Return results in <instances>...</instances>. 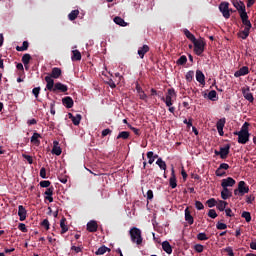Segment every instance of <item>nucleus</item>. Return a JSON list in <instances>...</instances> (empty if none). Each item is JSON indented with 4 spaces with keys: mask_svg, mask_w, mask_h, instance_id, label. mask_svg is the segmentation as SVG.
Wrapping results in <instances>:
<instances>
[{
    "mask_svg": "<svg viewBox=\"0 0 256 256\" xmlns=\"http://www.w3.org/2000/svg\"><path fill=\"white\" fill-rule=\"evenodd\" d=\"M225 175H226V172H225V171H222L221 168H218V169L216 170V176H217V177H225Z\"/></svg>",
    "mask_w": 256,
    "mask_h": 256,
    "instance_id": "nucleus-60",
    "label": "nucleus"
},
{
    "mask_svg": "<svg viewBox=\"0 0 256 256\" xmlns=\"http://www.w3.org/2000/svg\"><path fill=\"white\" fill-rule=\"evenodd\" d=\"M146 195H147V200L152 201V199H153V190H148Z\"/></svg>",
    "mask_w": 256,
    "mask_h": 256,
    "instance_id": "nucleus-63",
    "label": "nucleus"
},
{
    "mask_svg": "<svg viewBox=\"0 0 256 256\" xmlns=\"http://www.w3.org/2000/svg\"><path fill=\"white\" fill-rule=\"evenodd\" d=\"M79 17V10H72L71 13L68 14L69 21H75Z\"/></svg>",
    "mask_w": 256,
    "mask_h": 256,
    "instance_id": "nucleus-36",
    "label": "nucleus"
},
{
    "mask_svg": "<svg viewBox=\"0 0 256 256\" xmlns=\"http://www.w3.org/2000/svg\"><path fill=\"white\" fill-rule=\"evenodd\" d=\"M65 223H67V218L62 217V219L60 220L61 235H65V233L69 231V227Z\"/></svg>",
    "mask_w": 256,
    "mask_h": 256,
    "instance_id": "nucleus-24",
    "label": "nucleus"
},
{
    "mask_svg": "<svg viewBox=\"0 0 256 256\" xmlns=\"http://www.w3.org/2000/svg\"><path fill=\"white\" fill-rule=\"evenodd\" d=\"M194 249H195L196 253H203L204 247H203V245H201V244H196V245L194 246Z\"/></svg>",
    "mask_w": 256,
    "mask_h": 256,
    "instance_id": "nucleus-57",
    "label": "nucleus"
},
{
    "mask_svg": "<svg viewBox=\"0 0 256 256\" xmlns=\"http://www.w3.org/2000/svg\"><path fill=\"white\" fill-rule=\"evenodd\" d=\"M69 119H71L73 125L77 126L81 123V119H83V116L81 114H76V116H73L72 113H68Z\"/></svg>",
    "mask_w": 256,
    "mask_h": 256,
    "instance_id": "nucleus-15",
    "label": "nucleus"
},
{
    "mask_svg": "<svg viewBox=\"0 0 256 256\" xmlns=\"http://www.w3.org/2000/svg\"><path fill=\"white\" fill-rule=\"evenodd\" d=\"M223 190L221 191V198L226 201V199H229V197H233V192L230 191L229 188H222Z\"/></svg>",
    "mask_w": 256,
    "mask_h": 256,
    "instance_id": "nucleus-26",
    "label": "nucleus"
},
{
    "mask_svg": "<svg viewBox=\"0 0 256 256\" xmlns=\"http://www.w3.org/2000/svg\"><path fill=\"white\" fill-rule=\"evenodd\" d=\"M41 225L42 227H44L46 229V231H49V220L48 219H44L42 222H41Z\"/></svg>",
    "mask_w": 256,
    "mask_h": 256,
    "instance_id": "nucleus-58",
    "label": "nucleus"
},
{
    "mask_svg": "<svg viewBox=\"0 0 256 256\" xmlns=\"http://www.w3.org/2000/svg\"><path fill=\"white\" fill-rule=\"evenodd\" d=\"M223 251L229 256H235V253L233 252V248L231 246L224 248Z\"/></svg>",
    "mask_w": 256,
    "mask_h": 256,
    "instance_id": "nucleus-48",
    "label": "nucleus"
},
{
    "mask_svg": "<svg viewBox=\"0 0 256 256\" xmlns=\"http://www.w3.org/2000/svg\"><path fill=\"white\" fill-rule=\"evenodd\" d=\"M195 207H196V209H198V211H202V209H205V206L203 205V203L201 201H196Z\"/></svg>",
    "mask_w": 256,
    "mask_h": 256,
    "instance_id": "nucleus-55",
    "label": "nucleus"
},
{
    "mask_svg": "<svg viewBox=\"0 0 256 256\" xmlns=\"http://www.w3.org/2000/svg\"><path fill=\"white\" fill-rule=\"evenodd\" d=\"M226 217H235V214H233V210L231 208L225 209Z\"/></svg>",
    "mask_w": 256,
    "mask_h": 256,
    "instance_id": "nucleus-61",
    "label": "nucleus"
},
{
    "mask_svg": "<svg viewBox=\"0 0 256 256\" xmlns=\"http://www.w3.org/2000/svg\"><path fill=\"white\" fill-rule=\"evenodd\" d=\"M234 135L238 136V143L240 145H246V143L249 141V137H250L251 134H247L245 132L235 131Z\"/></svg>",
    "mask_w": 256,
    "mask_h": 256,
    "instance_id": "nucleus-10",
    "label": "nucleus"
},
{
    "mask_svg": "<svg viewBox=\"0 0 256 256\" xmlns=\"http://www.w3.org/2000/svg\"><path fill=\"white\" fill-rule=\"evenodd\" d=\"M147 158L149 165H153L155 163V158H153V151L147 152Z\"/></svg>",
    "mask_w": 256,
    "mask_h": 256,
    "instance_id": "nucleus-47",
    "label": "nucleus"
},
{
    "mask_svg": "<svg viewBox=\"0 0 256 256\" xmlns=\"http://www.w3.org/2000/svg\"><path fill=\"white\" fill-rule=\"evenodd\" d=\"M18 216L20 221H25V219H27V210L23 205L18 206Z\"/></svg>",
    "mask_w": 256,
    "mask_h": 256,
    "instance_id": "nucleus-18",
    "label": "nucleus"
},
{
    "mask_svg": "<svg viewBox=\"0 0 256 256\" xmlns=\"http://www.w3.org/2000/svg\"><path fill=\"white\" fill-rule=\"evenodd\" d=\"M27 49H29V42L28 41H24L22 46H17L16 47V51H27Z\"/></svg>",
    "mask_w": 256,
    "mask_h": 256,
    "instance_id": "nucleus-41",
    "label": "nucleus"
},
{
    "mask_svg": "<svg viewBox=\"0 0 256 256\" xmlns=\"http://www.w3.org/2000/svg\"><path fill=\"white\" fill-rule=\"evenodd\" d=\"M209 101H218L219 97L217 96V91L211 90L207 95Z\"/></svg>",
    "mask_w": 256,
    "mask_h": 256,
    "instance_id": "nucleus-32",
    "label": "nucleus"
},
{
    "mask_svg": "<svg viewBox=\"0 0 256 256\" xmlns=\"http://www.w3.org/2000/svg\"><path fill=\"white\" fill-rule=\"evenodd\" d=\"M63 153V150H61V147L59 146V141H54L53 142V148H52V154L53 155H61Z\"/></svg>",
    "mask_w": 256,
    "mask_h": 256,
    "instance_id": "nucleus-22",
    "label": "nucleus"
},
{
    "mask_svg": "<svg viewBox=\"0 0 256 256\" xmlns=\"http://www.w3.org/2000/svg\"><path fill=\"white\" fill-rule=\"evenodd\" d=\"M208 217H210L211 219H217V212L215 211V209L209 210Z\"/></svg>",
    "mask_w": 256,
    "mask_h": 256,
    "instance_id": "nucleus-52",
    "label": "nucleus"
},
{
    "mask_svg": "<svg viewBox=\"0 0 256 256\" xmlns=\"http://www.w3.org/2000/svg\"><path fill=\"white\" fill-rule=\"evenodd\" d=\"M62 105H64V107H66V109H72L74 102H73V98H71V96H66L62 99Z\"/></svg>",
    "mask_w": 256,
    "mask_h": 256,
    "instance_id": "nucleus-14",
    "label": "nucleus"
},
{
    "mask_svg": "<svg viewBox=\"0 0 256 256\" xmlns=\"http://www.w3.org/2000/svg\"><path fill=\"white\" fill-rule=\"evenodd\" d=\"M194 77H195V71H193V70L188 71V72L186 73V76H185L186 81H187L188 83H191V81H193V78H194Z\"/></svg>",
    "mask_w": 256,
    "mask_h": 256,
    "instance_id": "nucleus-39",
    "label": "nucleus"
},
{
    "mask_svg": "<svg viewBox=\"0 0 256 256\" xmlns=\"http://www.w3.org/2000/svg\"><path fill=\"white\" fill-rule=\"evenodd\" d=\"M239 132L249 134V122H245Z\"/></svg>",
    "mask_w": 256,
    "mask_h": 256,
    "instance_id": "nucleus-44",
    "label": "nucleus"
},
{
    "mask_svg": "<svg viewBox=\"0 0 256 256\" xmlns=\"http://www.w3.org/2000/svg\"><path fill=\"white\" fill-rule=\"evenodd\" d=\"M130 239L136 245H141L143 243V236L141 235V229L137 227H132L129 230Z\"/></svg>",
    "mask_w": 256,
    "mask_h": 256,
    "instance_id": "nucleus-3",
    "label": "nucleus"
},
{
    "mask_svg": "<svg viewBox=\"0 0 256 256\" xmlns=\"http://www.w3.org/2000/svg\"><path fill=\"white\" fill-rule=\"evenodd\" d=\"M39 139H41V134L34 132L30 141H31V143H33L34 145L39 147V145H41V140H39Z\"/></svg>",
    "mask_w": 256,
    "mask_h": 256,
    "instance_id": "nucleus-21",
    "label": "nucleus"
},
{
    "mask_svg": "<svg viewBox=\"0 0 256 256\" xmlns=\"http://www.w3.org/2000/svg\"><path fill=\"white\" fill-rule=\"evenodd\" d=\"M241 217L243 219H245L246 223H251V213L250 212H247V211L242 212Z\"/></svg>",
    "mask_w": 256,
    "mask_h": 256,
    "instance_id": "nucleus-42",
    "label": "nucleus"
},
{
    "mask_svg": "<svg viewBox=\"0 0 256 256\" xmlns=\"http://www.w3.org/2000/svg\"><path fill=\"white\" fill-rule=\"evenodd\" d=\"M131 133L127 132V131H122L118 134V136L116 137V139H124L127 140L129 139Z\"/></svg>",
    "mask_w": 256,
    "mask_h": 256,
    "instance_id": "nucleus-38",
    "label": "nucleus"
},
{
    "mask_svg": "<svg viewBox=\"0 0 256 256\" xmlns=\"http://www.w3.org/2000/svg\"><path fill=\"white\" fill-rule=\"evenodd\" d=\"M40 177H41L42 179H47V170L45 169V167H42V168L40 169Z\"/></svg>",
    "mask_w": 256,
    "mask_h": 256,
    "instance_id": "nucleus-56",
    "label": "nucleus"
},
{
    "mask_svg": "<svg viewBox=\"0 0 256 256\" xmlns=\"http://www.w3.org/2000/svg\"><path fill=\"white\" fill-rule=\"evenodd\" d=\"M129 129H130L131 131H133V133H134L135 135H137L138 137H139V135H141V130H140L139 128H135V127L129 125Z\"/></svg>",
    "mask_w": 256,
    "mask_h": 256,
    "instance_id": "nucleus-54",
    "label": "nucleus"
},
{
    "mask_svg": "<svg viewBox=\"0 0 256 256\" xmlns=\"http://www.w3.org/2000/svg\"><path fill=\"white\" fill-rule=\"evenodd\" d=\"M71 59L72 61H81V52L79 50H73Z\"/></svg>",
    "mask_w": 256,
    "mask_h": 256,
    "instance_id": "nucleus-35",
    "label": "nucleus"
},
{
    "mask_svg": "<svg viewBox=\"0 0 256 256\" xmlns=\"http://www.w3.org/2000/svg\"><path fill=\"white\" fill-rule=\"evenodd\" d=\"M97 229H98V225L95 220H92L87 223V231H89V233H95L97 232Z\"/></svg>",
    "mask_w": 256,
    "mask_h": 256,
    "instance_id": "nucleus-20",
    "label": "nucleus"
},
{
    "mask_svg": "<svg viewBox=\"0 0 256 256\" xmlns=\"http://www.w3.org/2000/svg\"><path fill=\"white\" fill-rule=\"evenodd\" d=\"M225 123H227V119H225V118L219 119L216 123V129H224Z\"/></svg>",
    "mask_w": 256,
    "mask_h": 256,
    "instance_id": "nucleus-37",
    "label": "nucleus"
},
{
    "mask_svg": "<svg viewBox=\"0 0 256 256\" xmlns=\"http://www.w3.org/2000/svg\"><path fill=\"white\" fill-rule=\"evenodd\" d=\"M219 11L222 13L224 19H229L231 17V13H229V2L220 3Z\"/></svg>",
    "mask_w": 256,
    "mask_h": 256,
    "instance_id": "nucleus-9",
    "label": "nucleus"
},
{
    "mask_svg": "<svg viewBox=\"0 0 256 256\" xmlns=\"http://www.w3.org/2000/svg\"><path fill=\"white\" fill-rule=\"evenodd\" d=\"M46 81L45 91H52V93H67L69 91V87L61 82L55 83V80L51 78H46Z\"/></svg>",
    "mask_w": 256,
    "mask_h": 256,
    "instance_id": "nucleus-1",
    "label": "nucleus"
},
{
    "mask_svg": "<svg viewBox=\"0 0 256 256\" xmlns=\"http://www.w3.org/2000/svg\"><path fill=\"white\" fill-rule=\"evenodd\" d=\"M30 61H31V54H24L23 56H22V63H23V65H24V67H25V69L27 70V69H29V63H30Z\"/></svg>",
    "mask_w": 256,
    "mask_h": 256,
    "instance_id": "nucleus-29",
    "label": "nucleus"
},
{
    "mask_svg": "<svg viewBox=\"0 0 256 256\" xmlns=\"http://www.w3.org/2000/svg\"><path fill=\"white\" fill-rule=\"evenodd\" d=\"M197 239L198 241H207L209 237H207V234L202 232L197 234Z\"/></svg>",
    "mask_w": 256,
    "mask_h": 256,
    "instance_id": "nucleus-46",
    "label": "nucleus"
},
{
    "mask_svg": "<svg viewBox=\"0 0 256 256\" xmlns=\"http://www.w3.org/2000/svg\"><path fill=\"white\" fill-rule=\"evenodd\" d=\"M227 205H229V203H227L226 201L220 200L217 204V210L218 211H225Z\"/></svg>",
    "mask_w": 256,
    "mask_h": 256,
    "instance_id": "nucleus-33",
    "label": "nucleus"
},
{
    "mask_svg": "<svg viewBox=\"0 0 256 256\" xmlns=\"http://www.w3.org/2000/svg\"><path fill=\"white\" fill-rule=\"evenodd\" d=\"M232 5L238 11L241 21L249 19V15L247 14V9L245 8V3L243 1L233 0Z\"/></svg>",
    "mask_w": 256,
    "mask_h": 256,
    "instance_id": "nucleus-2",
    "label": "nucleus"
},
{
    "mask_svg": "<svg viewBox=\"0 0 256 256\" xmlns=\"http://www.w3.org/2000/svg\"><path fill=\"white\" fill-rule=\"evenodd\" d=\"M216 228H217L219 231H223V230L227 229V224L222 223V222H218V223L216 224Z\"/></svg>",
    "mask_w": 256,
    "mask_h": 256,
    "instance_id": "nucleus-50",
    "label": "nucleus"
},
{
    "mask_svg": "<svg viewBox=\"0 0 256 256\" xmlns=\"http://www.w3.org/2000/svg\"><path fill=\"white\" fill-rule=\"evenodd\" d=\"M242 24L245 27H244V30L238 32V37L240 39H247V37H249V33H251V29L253 27V24H251V20H249V19L242 20Z\"/></svg>",
    "mask_w": 256,
    "mask_h": 256,
    "instance_id": "nucleus-4",
    "label": "nucleus"
},
{
    "mask_svg": "<svg viewBox=\"0 0 256 256\" xmlns=\"http://www.w3.org/2000/svg\"><path fill=\"white\" fill-rule=\"evenodd\" d=\"M162 249L168 255H171V253H173V247H171V244L169 243V241L162 242Z\"/></svg>",
    "mask_w": 256,
    "mask_h": 256,
    "instance_id": "nucleus-25",
    "label": "nucleus"
},
{
    "mask_svg": "<svg viewBox=\"0 0 256 256\" xmlns=\"http://www.w3.org/2000/svg\"><path fill=\"white\" fill-rule=\"evenodd\" d=\"M245 193H249V186L245 181H240L238 183V189L234 190V195H239L240 197H243Z\"/></svg>",
    "mask_w": 256,
    "mask_h": 256,
    "instance_id": "nucleus-6",
    "label": "nucleus"
},
{
    "mask_svg": "<svg viewBox=\"0 0 256 256\" xmlns=\"http://www.w3.org/2000/svg\"><path fill=\"white\" fill-rule=\"evenodd\" d=\"M206 205L211 209L217 205V200H215V198H210L206 201Z\"/></svg>",
    "mask_w": 256,
    "mask_h": 256,
    "instance_id": "nucleus-43",
    "label": "nucleus"
},
{
    "mask_svg": "<svg viewBox=\"0 0 256 256\" xmlns=\"http://www.w3.org/2000/svg\"><path fill=\"white\" fill-rule=\"evenodd\" d=\"M235 183H236L235 179H233L232 177H228V178L222 180L221 186H222V188L227 189V187H233V185H235Z\"/></svg>",
    "mask_w": 256,
    "mask_h": 256,
    "instance_id": "nucleus-13",
    "label": "nucleus"
},
{
    "mask_svg": "<svg viewBox=\"0 0 256 256\" xmlns=\"http://www.w3.org/2000/svg\"><path fill=\"white\" fill-rule=\"evenodd\" d=\"M53 191H55V188L51 186L44 192V195H46L45 199L49 201V203H53Z\"/></svg>",
    "mask_w": 256,
    "mask_h": 256,
    "instance_id": "nucleus-16",
    "label": "nucleus"
},
{
    "mask_svg": "<svg viewBox=\"0 0 256 256\" xmlns=\"http://www.w3.org/2000/svg\"><path fill=\"white\" fill-rule=\"evenodd\" d=\"M63 75V71L59 67L52 68V71L50 74H48L44 79L47 84V79H59Z\"/></svg>",
    "mask_w": 256,
    "mask_h": 256,
    "instance_id": "nucleus-8",
    "label": "nucleus"
},
{
    "mask_svg": "<svg viewBox=\"0 0 256 256\" xmlns=\"http://www.w3.org/2000/svg\"><path fill=\"white\" fill-rule=\"evenodd\" d=\"M50 113L51 115H55V102L50 104Z\"/></svg>",
    "mask_w": 256,
    "mask_h": 256,
    "instance_id": "nucleus-64",
    "label": "nucleus"
},
{
    "mask_svg": "<svg viewBox=\"0 0 256 256\" xmlns=\"http://www.w3.org/2000/svg\"><path fill=\"white\" fill-rule=\"evenodd\" d=\"M194 45V53H196L199 57L203 55V52L205 51V41L203 40H196L195 42H192Z\"/></svg>",
    "mask_w": 256,
    "mask_h": 256,
    "instance_id": "nucleus-7",
    "label": "nucleus"
},
{
    "mask_svg": "<svg viewBox=\"0 0 256 256\" xmlns=\"http://www.w3.org/2000/svg\"><path fill=\"white\" fill-rule=\"evenodd\" d=\"M177 65H185L187 63V56L182 55L177 61Z\"/></svg>",
    "mask_w": 256,
    "mask_h": 256,
    "instance_id": "nucleus-45",
    "label": "nucleus"
},
{
    "mask_svg": "<svg viewBox=\"0 0 256 256\" xmlns=\"http://www.w3.org/2000/svg\"><path fill=\"white\" fill-rule=\"evenodd\" d=\"M23 159H26V161L29 163V165H33V157L27 155V154H22Z\"/></svg>",
    "mask_w": 256,
    "mask_h": 256,
    "instance_id": "nucleus-53",
    "label": "nucleus"
},
{
    "mask_svg": "<svg viewBox=\"0 0 256 256\" xmlns=\"http://www.w3.org/2000/svg\"><path fill=\"white\" fill-rule=\"evenodd\" d=\"M177 97V92L174 88L167 90L166 97H162V101L165 103L166 107H171L173 105V99Z\"/></svg>",
    "mask_w": 256,
    "mask_h": 256,
    "instance_id": "nucleus-5",
    "label": "nucleus"
},
{
    "mask_svg": "<svg viewBox=\"0 0 256 256\" xmlns=\"http://www.w3.org/2000/svg\"><path fill=\"white\" fill-rule=\"evenodd\" d=\"M196 81H198L200 85H205V74H203V71L196 70Z\"/></svg>",
    "mask_w": 256,
    "mask_h": 256,
    "instance_id": "nucleus-23",
    "label": "nucleus"
},
{
    "mask_svg": "<svg viewBox=\"0 0 256 256\" xmlns=\"http://www.w3.org/2000/svg\"><path fill=\"white\" fill-rule=\"evenodd\" d=\"M18 229H19V231H22V233H27V226L25 225V224H23V223H20L19 225H18Z\"/></svg>",
    "mask_w": 256,
    "mask_h": 256,
    "instance_id": "nucleus-59",
    "label": "nucleus"
},
{
    "mask_svg": "<svg viewBox=\"0 0 256 256\" xmlns=\"http://www.w3.org/2000/svg\"><path fill=\"white\" fill-rule=\"evenodd\" d=\"M169 185L171 189H175L177 187V177L175 176V168L171 170V177L169 179Z\"/></svg>",
    "mask_w": 256,
    "mask_h": 256,
    "instance_id": "nucleus-17",
    "label": "nucleus"
},
{
    "mask_svg": "<svg viewBox=\"0 0 256 256\" xmlns=\"http://www.w3.org/2000/svg\"><path fill=\"white\" fill-rule=\"evenodd\" d=\"M146 53H149V46L143 45L142 47H140L138 49V55H139L140 59H143V57H145Z\"/></svg>",
    "mask_w": 256,
    "mask_h": 256,
    "instance_id": "nucleus-28",
    "label": "nucleus"
},
{
    "mask_svg": "<svg viewBox=\"0 0 256 256\" xmlns=\"http://www.w3.org/2000/svg\"><path fill=\"white\" fill-rule=\"evenodd\" d=\"M156 165H158V167L163 171H167V163H165L162 158L157 159Z\"/></svg>",
    "mask_w": 256,
    "mask_h": 256,
    "instance_id": "nucleus-34",
    "label": "nucleus"
},
{
    "mask_svg": "<svg viewBox=\"0 0 256 256\" xmlns=\"http://www.w3.org/2000/svg\"><path fill=\"white\" fill-rule=\"evenodd\" d=\"M242 95L246 101H249V103H253L255 101V98L253 97V93H251V90L249 87L246 89H242Z\"/></svg>",
    "mask_w": 256,
    "mask_h": 256,
    "instance_id": "nucleus-11",
    "label": "nucleus"
},
{
    "mask_svg": "<svg viewBox=\"0 0 256 256\" xmlns=\"http://www.w3.org/2000/svg\"><path fill=\"white\" fill-rule=\"evenodd\" d=\"M111 133H113V131H111V129H109V128L104 129L102 131V137H107V135H111Z\"/></svg>",
    "mask_w": 256,
    "mask_h": 256,
    "instance_id": "nucleus-62",
    "label": "nucleus"
},
{
    "mask_svg": "<svg viewBox=\"0 0 256 256\" xmlns=\"http://www.w3.org/2000/svg\"><path fill=\"white\" fill-rule=\"evenodd\" d=\"M245 75H249V67L243 66L238 71L234 73V77H245Z\"/></svg>",
    "mask_w": 256,
    "mask_h": 256,
    "instance_id": "nucleus-12",
    "label": "nucleus"
},
{
    "mask_svg": "<svg viewBox=\"0 0 256 256\" xmlns=\"http://www.w3.org/2000/svg\"><path fill=\"white\" fill-rule=\"evenodd\" d=\"M183 33L185 37H187V39H189V41H191L192 43L197 40V38H195V35H193V33H191L188 29H184Z\"/></svg>",
    "mask_w": 256,
    "mask_h": 256,
    "instance_id": "nucleus-31",
    "label": "nucleus"
},
{
    "mask_svg": "<svg viewBox=\"0 0 256 256\" xmlns=\"http://www.w3.org/2000/svg\"><path fill=\"white\" fill-rule=\"evenodd\" d=\"M230 149H231V146L229 144H227L224 147H220V158L227 159Z\"/></svg>",
    "mask_w": 256,
    "mask_h": 256,
    "instance_id": "nucleus-19",
    "label": "nucleus"
},
{
    "mask_svg": "<svg viewBox=\"0 0 256 256\" xmlns=\"http://www.w3.org/2000/svg\"><path fill=\"white\" fill-rule=\"evenodd\" d=\"M185 221H187L189 225H193L194 223V219H193V216L191 215V211L189 210V207L185 209Z\"/></svg>",
    "mask_w": 256,
    "mask_h": 256,
    "instance_id": "nucleus-27",
    "label": "nucleus"
},
{
    "mask_svg": "<svg viewBox=\"0 0 256 256\" xmlns=\"http://www.w3.org/2000/svg\"><path fill=\"white\" fill-rule=\"evenodd\" d=\"M32 93L36 99H39V93H41V87L33 88Z\"/></svg>",
    "mask_w": 256,
    "mask_h": 256,
    "instance_id": "nucleus-49",
    "label": "nucleus"
},
{
    "mask_svg": "<svg viewBox=\"0 0 256 256\" xmlns=\"http://www.w3.org/2000/svg\"><path fill=\"white\" fill-rule=\"evenodd\" d=\"M113 21L120 27H127V22H125V20L119 16L114 17Z\"/></svg>",
    "mask_w": 256,
    "mask_h": 256,
    "instance_id": "nucleus-30",
    "label": "nucleus"
},
{
    "mask_svg": "<svg viewBox=\"0 0 256 256\" xmlns=\"http://www.w3.org/2000/svg\"><path fill=\"white\" fill-rule=\"evenodd\" d=\"M40 187H42V188L51 187V181H49V180H42L40 182Z\"/></svg>",
    "mask_w": 256,
    "mask_h": 256,
    "instance_id": "nucleus-51",
    "label": "nucleus"
},
{
    "mask_svg": "<svg viewBox=\"0 0 256 256\" xmlns=\"http://www.w3.org/2000/svg\"><path fill=\"white\" fill-rule=\"evenodd\" d=\"M107 251H111V249L107 248V246H101L96 251V255H105V253H107Z\"/></svg>",
    "mask_w": 256,
    "mask_h": 256,
    "instance_id": "nucleus-40",
    "label": "nucleus"
}]
</instances>
